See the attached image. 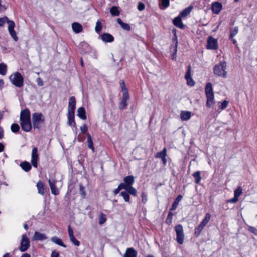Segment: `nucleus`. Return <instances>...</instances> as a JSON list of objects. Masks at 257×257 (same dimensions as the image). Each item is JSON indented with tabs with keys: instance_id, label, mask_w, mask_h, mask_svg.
I'll use <instances>...</instances> for the list:
<instances>
[{
	"instance_id": "1",
	"label": "nucleus",
	"mask_w": 257,
	"mask_h": 257,
	"mask_svg": "<svg viewBox=\"0 0 257 257\" xmlns=\"http://www.w3.org/2000/svg\"><path fill=\"white\" fill-rule=\"evenodd\" d=\"M20 122L22 128L24 131L29 132L32 130L31 113L29 109L26 108L21 111Z\"/></svg>"
},
{
	"instance_id": "2",
	"label": "nucleus",
	"mask_w": 257,
	"mask_h": 257,
	"mask_svg": "<svg viewBox=\"0 0 257 257\" xmlns=\"http://www.w3.org/2000/svg\"><path fill=\"white\" fill-rule=\"evenodd\" d=\"M205 92L207 98L206 105L207 107H212L215 104V100L213 88L211 83H207L206 84Z\"/></svg>"
},
{
	"instance_id": "3",
	"label": "nucleus",
	"mask_w": 257,
	"mask_h": 257,
	"mask_svg": "<svg viewBox=\"0 0 257 257\" xmlns=\"http://www.w3.org/2000/svg\"><path fill=\"white\" fill-rule=\"evenodd\" d=\"M226 63L223 61L218 64H216L213 68L214 74L220 77L226 78L227 77Z\"/></svg>"
},
{
	"instance_id": "4",
	"label": "nucleus",
	"mask_w": 257,
	"mask_h": 257,
	"mask_svg": "<svg viewBox=\"0 0 257 257\" xmlns=\"http://www.w3.org/2000/svg\"><path fill=\"white\" fill-rule=\"evenodd\" d=\"M11 83L16 87H22L24 85V78L21 74L16 72L10 76Z\"/></svg>"
},
{
	"instance_id": "5",
	"label": "nucleus",
	"mask_w": 257,
	"mask_h": 257,
	"mask_svg": "<svg viewBox=\"0 0 257 257\" xmlns=\"http://www.w3.org/2000/svg\"><path fill=\"white\" fill-rule=\"evenodd\" d=\"M45 121L44 115L40 112H35L32 115V122L34 128L39 129L41 124Z\"/></svg>"
},
{
	"instance_id": "6",
	"label": "nucleus",
	"mask_w": 257,
	"mask_h": 257,
	"mask_svg": "<svg viewBox=\"0 0 257 257\" xmlns=\"http://www.w3.org/2000/svg\"><path fill=\"white\" fill-rule=\"evenodd\" d=\"M211 218V215L209 213L205 214L204 219L200 224L195 228L194 233L196 236H198L204 227L207 224Z\"/></svg>"
},
{
	"instance_id": "7",
	"label": "nucleus",
	"mask_w": 257,
	"mask_h": 257,
	"mask_svg": "<svg viewBox=\"0 0 257 257\" xmlns=\"http://www.w3.org/2000/svg\"><path fill=\"white\" fill-rule=\"evenodd\" d=\"M175 230L176 233V240L180 244H182L184 239V233L183 226L181 224H178L175 227Z\"/></svg>"
},
{
	"instance_id": "8",
	"label": "nucleus",
	"mask_w": 257,
	"mask_h": 257,
	"mask_svg": "<svg viewBox=\"0 0 257 257\" xmlns=\"http://www.w3.org/2000/svg\"><path fill=\"white\" fill-rule=\"evenodd\" d=\"M30 246V242L28 237L26 234H23L22 236L19 249L22 252H24L26 251L29 248Z\"/></svg>"
},
{
	"instance_id": "9",
	"label": "nucleus",
	"mask_w": 257,
	"mask_h": 257,
	"mask_svg": "<svg viewBox=\"0 0 257 257\" xmlns=\"http://www.w3.org/2000/svg\"><path fill=\"white\" fill-rule=\"evenodd\" d=\"M206 47L207 49L216 50L218 48L217 40L212 36H209L207 39Z\"/></svg>"
},
{
	"instance_id": "10",
	"label": "nucleus",
	"mask_w": 257,
	"mask_h": 257,
	"mask_svg": "<svg viewBox=\"0 0 257 257\" xmlns=\"http://www.w3.org/2000/svg\"><path fill=\"white\" fill-rule=\"evenodd\" d=\"M76 99L74 96H71L69 99L67 113L74 114L76 108Z\"/></svg>"
},
{
	"instance_id": "11",
	"label": "nucleus",
	"mask_w": 257,
	"mask_h": 257,
	"mask_svg": "<svg viewBox=\"0 0 257 257\" xmlns=\"http://www.w3.org/2000/svg\"><path fill=\"white\" fill-rule=\"evenodd\" d=\"M124 183H121L120 184L124 185V189L132 186L135 182V178L133 176L130 175L125 177L123 178Z\"/></svg>"
},
{
	"instance_id": "12",
	"label": "nucleus",
	"mask_w": 257,
	"mask_h": 257,
	"mask_svg": "<svg viewBox=\"0 0 257 257\" xmlns=\"http://www.w3.org/2000/svg\"><path fill=\"white\" fill-rule=\"evenodd\" d=\"M39 158L38 149L37 148L34 147L32 149V156H31V163L33 166L37 168L38 167V160Z\"/></svg>"
},
{
	"instance_id": "13",
	"label": "nucleus",
	"mask_w": 257,
	"mask_h": 257,
	"mask_svg": "<svg viewBox=\"0 0 257 257\" xmlns=\"http://www.w3.org/2000/svg\"><path fill=\"white\" fill-rule=\"evenodd\" d=\"M191 66L189 65L188 67L187 71L185 74V78L187 80V85L193 86L195 85V81L193 80V79L191 77Z\"/></svg>"
},
{
	"instance_id": "14",
	"label": "nucleus",
	"mask_w": 257,
	"mask_h": 257,
	"mask_svg": "<svg viewBox=\"0 0 257 257\" xmlns=\"http://www.w3.org/2000/svg\"><path fill=\"white\" fill-rule=\"evenodd\" d=\"M222 9V4L218 2H214L212 4L211 11L213 14H218Z\"/></svg>"
},
{
	"instance_id": "15",
	"label": "nucleus",
	"mask_w": 257,
	"mask_h": 257,
	"mask_svg": "<svg viewBox=\"0 0 257 257\" xmlns=\"http://www.w3.org/2000/svg\"><path fill=\"white\" fill-rule=\"evenodd\" d=\"M129 98L128 94H122L121 100L119 103L118 107L119 109H124L127 105V101Z\"/></svg>"
},
{
	"instance_id": "16",
	"label": "nucleus",
	"mask_w": 257,
	"mask_h": 257,
	"mask_svg": "<svg viewBox=\"0 0 257 257\" xmlns=\"http://www.w3.org/2000/svg\"><path fill=\"white\" fill-rule=\"evenodd\" d=\"M48 182H49V185H50V187L51 188V193L55 195H57L59 194V189L58 188H57V187L56 186V183L57 181L54 180H52L51 179H49Z\"/></svg>"
},
{
	"instance_id": "17",
	"label": "nucleus",
	"mask_w": 257,
	"mask_h": 257,
	"mask_svg": "<svg viewBox=\"0 0 257 257\" xmlns=\"http://www.w3.org/2000/svg\"><path fill=\"white\" fill-rule=\"evenodd\" d=\"M68 231L70 241L76 246L80 245V242L77 240L73 235V231L70 226H68Z\"/></svg>"
},
{
	"instance_id": "18",
	"label": "nucleus",
	"mask_w": 257,
	"mask_h": 257,
	"mask_svg": "<svg viewBox=\"0 0 257 257\" xmlns=\"http://www.w3.org/2000/svg\"><path fill=\"white\" fill-rule=\"evenodd\" d=\"M138 254L137 251L133 248H127L123 257H137Z\"/></svg>"
},
{
	"instance_id": "19",
	"label": "nucleus",
	"mask_w": 257,
	"mask_h": 257,
	"mask_svg": "<svg viewBox=\"0 0 257 257\" xmlns=\"http://www.w3.org/2000/svg\"><path fill=\"white\" fill-rule=\"evenodd\" d=\"M67 116L68 119V125L75 127L76 126V124L74 120V114L67 113Z\"/></svg>"
},
{
	"instance_id": "20",
	"label": "nucleus",
	"mask_w": 257,
	"mask_h": 257,
	"mask_svg": "<svg viewBox=\"0 0 257 257\" xmlns=\"http://www.w3.org/2000/svg\"><path fill=\"white\" fill-rule=\"evenodd\" d=\"M47 238L45 234L42 233L38 231H35L34 235L33 237V240H44Z\"/></svg>"
},
{
	"instance_id": "21",
	"label": "nucleus",
	"mask_w": 257,
	"mask_h": 257,
	"mask_svg": "<svg viewBox=\"0 0 257 257\" xmlns=\"http://www.w3.org/2000/svg\"><path fill=\"white\" fill-rule=\"evenodd\" d=\"M181 17L178 16L173 20V24L177 27L183 29L184 28V25L181 20Z\"/></svg>"
},
{
	"instance_id": "22",
	"label": "nucleus",
	"mask_w": 257,
	"mask_h": 257,
	"mask_svg": "<svg viewBox=\"0 0 257 257\" xmlns=\"http://www.w3.org/2000/svg\"><path fill=\"white\" fill-rule=\"evenodd\" d=\"M101 39L104 42L110 43L113 41L114 38L111 35L105 33L101 36Z\"/></svg>"
},
{
	"instance_id": "23",
	"label": "nucleus",
	"mask_w": 257,
	"mask_h": 257,
	"mask_svg": "<svg viewBox=\"0 0 257 257\" xmlns=\"http://www.w3.org/2000/svg\"><path fill=\"white\" fill-rule=\"evenodd\" d=\"M77 116L82 120L86 119L85 110L84 107H79L77 110Z\"/></svg>"
},
{
	"instance_id": "24",
	"label": "nucleus",
	"mask_w": 257,
	"mask_h": 257,
	"mask_svg": "<svg viewBox=\"0 0 257 257\" xmlns=\"http://www.w3.org/2000/svg\"><path fill=\"white\" fill-rule=\"evenodd\" d=\"M193 8V7L192 6H190L188 7L185 8L180 13L179 16H180L181 18H185L189 14H190Z\"/></svg>"
},
{
	"instance_id": "25",
	"label": "nucleus",
	"mask_w": 257,
	"mask_h": 257,
	"mask_svg": "<svg viewBox=\"0 0 257 257\" xmlns=\"http://www.w3.org/2000/svg\"><path fill=\"white\" fill-rule=\"evenodd\" d=\"M72 28L75 33H79L82 30V25L78 23H73L72 25Z\"/></svg>"
},
{
	"instance_id": "26",
	"label": "nucleus",
	"mask_w": 257,
	"mask_h": 257,
	"mask_svg": "<svg viewBox=\"0 0 257 257\" xmlns=\"http://www.w3.org/2000/svg\"><path fill=\"white\" fill-rule=\"evenodd\" d=\"M191 116V112L188 111H182L180 114V118L182 120H189Z\"/></svg>"
},
{
	"instance_id": "27",
	"label": "nucleus",
	"mask_w": 257,
	"mask_h": 257,
	"mask_svg": "<svg viewBox=\"0 0 257 257\" xmlns=\"http://www.w3.org/2000/svg\"><path fill=\"white\" fill-rule=\"evenodd\" d=\"M51 240L54 243L60 245L61 246H63L64 247H66V245L63 242L62 240L58 238L57 236H54L51 238Z\"/></svg>"
},
{
	"instance_id": "28",
	"label": "nucleus",
	"mask_w": 257,
	"mask_h": 257,
	"mask_svg": "<svg viewBox=\"0 0 257 257\" xmlns=\"http://www.w3.org/2000/svg\"><path fill=\"white\" fill-rule=\"evenodd\" d=\"M110 13L112 16H118L120 14V9L118 7L113 6L110 9Z\"/></svg>"
},
{
	"instance_id": "29",
	"label": "nucleus",
	"mask_w": 257,
	"mask_h": 257,
	"mask_svg": "<svg viewBox=\"0 0 257 257\" xmlns=\"http://www.w3.org/2000/svg\"><path fill=\"white\" fill-rule=\"evenodd\" d=\"M20 166L26 172H28L31 169V165L28 162H24L21 163Z\"/></svg>"
},
{
	"instance_id": "30",
	"label": "nucleus",
	"mask_w": 257,
	"mask_h": 257,
	"mask_svg": "<svg viewBox=\"0 0 257 257\" xmlns=\"http://www.w3.org/2000/svg\"><path fill=\"white\" fill-rule=\"evenodd\" d=\"M117 22L118 24L121 26V27L124 30L130 31V26L127 23H123L120 19L118 18L117 19Z\"/></svg>"
},
{
	"instance_id": "31",
	"label": "nucleus",
	"mask_w": 257,
	"mask_h": 257,
	"mask_svg": "<svg viewBox=\"0 0 257 257\" xmlns=\"http://www.w3.org/2000/svg\"><path fill=\"white\" fill-rule=\"evenodd\" d=\"M182 198L183 197L181 195H179L177 196L174 202L172 204L171 210H174L177 208L179 202L182 200Z\"/></svg>"
},
{
	"instance_id": "32",
	"label": "nucleus",
	"mask_w": 257,
	"mask_h": 257,
	"mask_svg": "<svg viewBox=\"0 0 257 257\" xmlns=\"http://www.w3.org/2000/svg\"><path fill=\"white\" fill-rule=\"evenodd\" d=\"M87 142L88 147L93 152H94V148L93 147V142L91 139V137L89 134L87 135Z\"/></svg>"
},
{
	"instance_id": "33",
	"label": "nucleus",
	"mask_w": 257,
	"mask_h": 257,
	"mask_svg": "<svg viewBox=\"0 0 257 257\" xmlns=\"http://www.w3.org/2000/svg\"><path fill=\"white\" fill-rule=\"evenodd\" d=\"M161 9L164 10L170 5V0H159Z\"/></svg>"
},
{
	"instance_id": "34",
	"label": "nucleus",
	"mask_w": 257,
	"mask_h": 257,
	"mask_svg": "<svg viewBox=\"0 0 257 257\" xmlns=\"http://www.w3.org/2000/svg\"><path fill=\"white\" fill-rule=\"evenodd\" d=\"M166 156H167V149L166 148H164L162 151L158 152L156 154V157L157 158H160V159H163L164 158H166Z\"/></svg>"
},
{
	"instance_id": "35",
	"label": "nucleus",
	"mask_w": 257,
	"mask_h": 257,
	"mask_svg": "<svg viewBox=\"0 0 257 257\" xmlns=\"http://www.w3.org/2000/svg\"><path fill=\"white\" fill-rule=\"evenodd\" d=\"M37 187L38 190V193L41 195L44 194V188L43 183L39 181L37 184Z\"/></svg>"
},
{
	"instance_id": "36",
	"label": "nucleus",
	"mask_w": 257,
	"mask_h": 257,
	"mask_svg": "<svg viewBox=\"0 0 257 257\" xmlns=\"http://www.w3.org/2000/svg\"><path fill=\"white\" fill-rule=\"evenodd\" d=\"M228 101L224 100L223 102H218V110H222L226 108L228 105Z\"/></svg>"
},
{
	"instance_id": "37",
	"label": "nucleus",
	"mask_w": 257,
	"mask_h": 257,
	"mask_svg": "<svg viewBox=\"0 0 257 257\" xmlns=\"http://www.w3.org/2000/svg\"><path fill=\"white\" fill-rule=\"evenodd\" d=\"M124 189L129 194L132 195L134 196H136L137 195V191L136 188L133 187V186L127 188V189Z\"/></svg>"
},
{
	"instance_id": "38",
	"label": "nucleus",
	"mask_w": 257,
	"mask_h": 257,
	"mask_svg": "<svg viewBox=\"0 0 257 257\" xmlns=\"http://www.w3.org/2000/svg\"><path fill=\"white\" fill-rule=\"evenodd\" d=\"M238 28L235 27L234 28L230 29L229 39H232L238 33Z\"/></svg>"
},
{
	"instance_id": "39",
	"label": "nucleus",
	"mask_w": 257,
	"mask_h": 257,
	"mask_svg": "<svg viewBox=\"0 0 257 257\" xmlns=\"http://www.w3.org/2000/svg\"><path fill=\"white\" fill-rule=\"evenodd\" d=\"M193 176L195 178V182L196 184H199L201 181V177L199 171L195 172L193 174Z\"/></svg>"
},
{
	"instance_id": "40",
	"label": "nucleus",
	"mask_w": 257,
	"mask_h": 257,
	"mask_svg": "<svg viewBox=\"0 0 257 257\" xmlns=\"http://www.w3.org/2000/svg\"><path fill=\"white\" fill-rule=\"evenodd\" d=\"M7 72V66L4 63L0 64V74L5 75Z\"/></svg>"
},
{
	"instance_id": "41",
	"label": "nucleus",
	"mask_w": 257,
	"mask_h": 257,
	"mask_svg": "<svg viewBox=\"0 0 257 257\" xmlns=\"http://www.w3.org/2000/svg\"><path fill=\"white\" fill-rule=\"evenodd\" d=\"M106 220V217L105 214L101 213L98 217L99 224L102 225L105 222Z\"/></svg>"
},
{
	"instance_id": "42",
	"label": "nucleus",
	"mask_w": 257,
	"mask_h": 257,
	"mask_svg": "<svg viewBox=\"0 0 257 257\" xmlns=\"http://www.w3.org/2000/svg\"><path fill=\"white\" fill-rule=\"evenodd\" d=\"M120 195L123 197L124 200L126 202H130V195L128 192L125 190L124 191H121Z\"/></svg>"
},
{
	"instance_id": "43",
	"label": "nucleus",
	"mask_w": 257,
	"mask_h": 257,
	"mask_svg": "<svg viewBox=\"0 0 257 257\" xmlns=\"http://www.w3.org/2000/svg\"><path fill=\"white\" fill-rule=\"evenodd\" d=\"M120 85L121 88V91L123 94H128L127 89L125 86L124 82L123 80H121L120 82Z\"/></svg>"
},
{
	"instance_id": "44",
	"label": "nucleus",
	"mask_w": 257,
	"mask_h": 257,
	"mask_svg": "<svg viewBox=\"0 0 257 257\" xmlns=\"http://www.w3.org/2000/svg\"><path fill=\"white\" fill-rule=\"evenodd\" d=\"M11 129L12 132L16 133L19 131L20 126L17 123H13L11 125Z\"/></svg>"
},
{
	"instance_id": "45",
	"label": "nucleus",
	"mask_w": 257,
	"mask_h": 257,
	"mask_svg": "<svg viewBox=\"0 0 257 257\" xmlns=\"http://www.w3.org/2000/svg\"><path fill=\"white\" fill-rule=\"evenodd\" d=\"M6 22H7L8 24V30H14V28L15 27V24L14 21L9 20L8 19L6 20Z\"/></svg>"
},
{
	"instance_id": "46",
	"label": "nucleus",
	"mask_w": 257,
	"mask_h": 257,
	"mask_svg": "<svg viewBox=\"0 0 257 257\" xmlns=\"http://www.w3.org/2000/svg\"><path fill=\"white\" fill-rule=\"evenodd\" d=\"M177 46H178V43H177V42H176L175 46L173 47L174 52L172 55V58L174 60H176V59H177L176 53L177 52Z\"/></svg>"
},
{
	"instance_id": "47",
	"label": "nucleus",
	"mask_w": 257,
	"mask_h": 257,
	"mask_svg": "<svg viewBox=\"0 0 257 257\" xmlns=\"http://www.w3.org/2000/svg\"><path fill=\"white\" fill-rule=\"evenodd\" d=\"M242 192V189L241 187H238L234 191V195L235 197H238Z\"/></svg>"
},
{
	"instance_id": "48",
	"label": "nucleus",
	"mask_w": 257,
	"mask_h": 257,
	"mask_svg": "<svg viewBox=\"0 0 257 257\" xmlns=\"http://www.w3.org/2000/svg\"><path fill=\"white\" fill-rule=\"evenodd\" d=\"M173 216V214L171 212H169L167 219L166 220V222L168 224H171L172 222V217Z\"/></svg>"
},
{
	"instance_id": "49",
	"label": "nucleus",
	"mask_w": 257,
	"mask_h": 257,
	"mask_svg": "<svg viewBox=\"0 0 257 257\" xmlns=\"http://www.w3.org/2000/svg\"><path fill=\"white\" fill-rule=\"evenodd\" d=\"M101 29H102L101 24L99 21H97L96 23L95 30L96 32L98 33L100 32Z\"/></svg>"
},
{
	"instance_id": "50",
	"label": "nucleus",
	"mask_w": 257,
	"mask_h": 257,
	"mask_svg": "<svg viewBox=\"0 0 257 257\" xmlns=\"http://www.w3.org/2000/svg\"><path fill=\"white\" fill-rule=\"evenodd\" d=\"M122 189H124V185L122 184H119V185L118 186L117 188L113 190V192L114 195H115L119 193V192Z\"/></svg>"
},
{
	"instance_id": "51",
	"label": "nucleus",
	"mask_w": 257,
	"mask_h": 257,
	"mask_svg": "<svg viewBox=\"0 0 257 257\" xmlns=\"http://www.w3.org/2000/svg\"><path fill=\"white\" fill-rule=\"evenodd\" d=\"M9 33H10V35L11 36V37L14 39V40L15 41H17L18 40V37L17 36V34L15 31V30H10V31H9Z\"/></svg>"
},
{
	"instance_id": "52",
	"label": "nucleus",
	"mask_w": 257,
	"mask_h": 257,
	"mask_svg": "<svg viewBox=\"0 0 257 257\" xmlns=\"http://www.w3.org/2000/svg\"><path fill=\"white\" fill-rule=\"evenodd\" d=\"M138 9L140 11H142L145 9V5L144 3L140 2L138 5Z\"/></svg>"
},
{
	"instance_id": "53",
	"label": "nucleus",
	"mask_w": 257,
	"mask_h": 257,
	"mask_svg": "<svg viewBox=\"0 0 257 257\" xmlns=\"http://www.w3.org/2000/svg\"><path fill=\"white\" fill-rule=\"evenodd\" d=\"M141 197L142 202L144 203H146L148 200L147 195L145 193L143 192L141 194Z\"/></svg>"
},
{
	"instance_id": "54",
	"label": "nucleus",
	"mask_w": 257,
	"mask_h": 257,
	"mask_svg": "<svg viewBox=\"0 0 257 257\" xmlns=\"http://www.w3.org/2000/svg\"><path fill=\"white\" fill-rule=\"evenodd\" d=\"M248 230L254 235H257V229L255 227L249 226Z\"/></svg>"
},
{
	"instance_id": "55",
	"label": "nucleus",
	"mask_w": 257,
	"mask_h": 257,
	"mask_svg": "<svg viewBox=\"0 0 257 257\" xmlns=\"http://www.w3.org/2000/svg\"><path fill=\"white\" fill-rule=\"evenodd\" d=\"M238 200V197H235V196L234 195L233 198L229 199L228 200V202L234 203H236Z\"/></svg>"
},
{
	"instance_id": "56",
	"label": "nucleus",
	"mask_w": 257,
	"mask_h": 257,
	"mask_svg": "<svg viewBox=\"0 0 257 257\" xmlns=\"http://www.w3.org/2000/svg\"><path fill=\"white\" fill-rule=\"evenodd\" d=\"M8 20V18L6 17H4V18H0V27L4 25V24L6 22V20Z\"/></svg>"
},
{
	"instance_id": "57",
	"label": "nucleus",
	"mask_w": 257,
	"mask_h": 257,
	"mask_svg": "<svg viewBox=\"0 0 257 257\" xmlns=\"http://www.w3.org/2000/svg\"><path fill=\"white\" fill-rule=\"evenodd\" d=\"M87 127L85 124H83V125L80 127V130L82 133H85L87 131Z\"/></svg>"
},
{
	"instance_id": "58",
	"label": "nucleus",
	"mask_w": 257,
	"mask_h": 257,
	"mask_svg": "<svg viewBox=\"0 0 257 257\" xmlns=\"http://www.w3.org/2000/svg\"><path fill=\"white\" fill-rule=\"evenodd\" d=\"M37 82L39 86H41L43 85V82L42 80L41 79V78H40V77H38L37 79Z\"/></svg>"
},
{
	"instance_id": "59",
	"label": "nucleus",
	"mask_w": 257,
	"mask_h": 257,
	"mask_svg": "<svg viewBox=\"0 0 257 257\" xmlns=\"http://www.w3.org/2000/svg\"><path fill=\"white\" fill-rule=\"evenodd\" d=\"M59 254L56 251H53L51 253V257H59Z\"/></svg>"
},
{
	"instance_id": "60",
	"label": "nucleus",
	"mask_w": 257,
	"mask_h": 257,
	"mask_svg": "<svg viewBox=\"0 0 257 257\" xmlns=\"http://www.w3.org/2000/svg\"><path fill=\"white\" fill-rule=\"evenodd\" d=\"M80 191L81 193V194L84 196L85 195V193L84 192V188L82 186H80Z\"/></svg>"
},
{
	"instance_id": "61",
	"label": "nucleus",
	"mask_w": 257,
	"mask_h": 257,
	"mask_svg": "<svg viewBox=\"0 0 257 257\" xmlns=\"http://www.w3.org/2000/svg\"><path fill=\"white\" fill-rule=\"evenodd\" d=\"M4 136V129L2 127L0 126V139H2Z\"/></svg>"
},
{
	"instance_id": "62",
	"label": "nucleus",
	"mask_w": 257,
	"mask_h": 257,
	"mask_svg": "<svg viewBox=\"0 0 257 257\" xmlns=\"http://www.w3.org/2000/svg\"><path fill=\"white\" fill-rule=\"evenodd\" d=\"M4 81L3 79H0V90H2L4 86Z\"/></svg>"
},
{
	"instance_id": "63",
	"label": "nucleus",
	"mask_w": 257,
	"mask_h": 257,
	"mask_svg": "<svg viewBox=\"0 0 257 257\" xmlns=\"http://www.w3.org/2000/svg\"><path fill=\"white\" fill-rule=\"evenodd\" d=\"M4 149H5L4 145L2 143H0V153L2 152L4 150Z\"/></svg>"
},
{
	"instance_id": "64",
	"label": "nucleus",
	"mask_w": 257,
	"mask_h": 257,
	"mask_svg": "<svg viewBox=\"0 0 257 257\" xmlns=\"http://www.w3.org/2000/svg\"><path fill=\"white\" fill-rule=\"evenodd\" d=\"M21 257H31L30 254H28L27 253H24Z\"/></svg>"
}]
</instances>
